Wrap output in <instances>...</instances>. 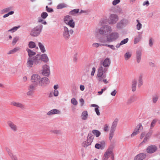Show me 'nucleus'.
Instances as JSON below:
<instances>
[{"label": "nucleus", "mask_w": 160, "mask_h": 160, "mask_svg": "<svg viewBox=\"0 0 160 160\" xmlns=\"http://www.w3.org/2000/svg\"><path fill=\"white\" fill-rule=\"evenodd\" d=\"M107 71L106 68H103L102 66H100L98 69L97 74V78L99 82H103L104 83L107 84L109 82V81L107 80L105 78L106 75L104 74Z\"/></svg>", "instance_id": "1"}, {"label": "nucleus", "mask_w": 160, "mask_h": 160, "mask_svg": "<svg viewBox=\"0 0 160 160\" xmlns=\"http://www.w3.org/2000/svg\"><path fill=\"white\" fill-rule=\"evenodd\" d=\"M40 57L37 55L34 57H29L27 60V65L28 68H32L33 65H37L40 63Z\"/></svg>", "instance_id": "2"}, {"label": "nucleus", "mask_w": 160, "mask_h": 160, "mask_svg": "<svg viewBox=\"0 0 160 160\" xmlns=\"http://www.w3.org/2000/svg\"><path fill=\"white\" fill-rule=\"evenodd\" d=\"M112 30L111 27L108 25H105L101 27L99 30L100 34L102 35H106Z\"/></svg>", "instance_id": "3"}, {"label": "nucleus", "mask_w": 160, "mask_h": 160, "mask_svg": "<svg viewBox=\"0 0 160 160\" xmlns=\"http://www.w3.org/2000/svg\"><path fill=\"white\" fill-rule=\"evenodd\" d=\"M12 8L11 7H9L5 8L0 11V13L1 14H5L3 16V18H5L9 15H12L14 13V12L13 11H11L12 10Z\"/></svg>", "instance_id": "4"}, {"label": "nucleus", "mask_w": 160, "mask_h": 160, "mask_svg": "<svg viewBox=\"0 0 160 160\" xmlns=\"http://www.w3.org/2000/svg\"><path fill=\"white\" fill-rule=\"evenodd\" d=\"M63 38L66 40H68L70 37L69 33L72 34L73 33V31L72 29H71L69 30L68 28L66 26H64L63 28Z\"/></svg>", "instance_id": "5"}, {"label": "nucleus", "mask_w": 160, "mask_h": 160, "mask_svg": "<svg viewBox=\"0 0 160 160\" xmlns=\"http://www.w3.org/2000/svg\"><path fill=\"white\" fill-rule=\"evenodd\" d=\"M42 26V25H39L34 28L31 31L30 34L33 36H37L40 33Z\"/></svg>", "instance_id": "6"}, {"label": "nucleus", "mask_w": 160, "mask_h": 160, "mask_svg": "<svg viewBox=\"0 0 160 160\" xmlns=\"http://www.w3.org/2000/svg\"><path fill=\"white\" fill-rule=\"evenodd\" d=\"M94 137L92 134H88L87 140L82 143V146L84 147H87L90 145L93 141Z\"/></svg>", "instance_id": "7"}, {"label": "nucleus", "mask_w": 160, "mask_h": 160, "mask_svg": "<svg viewBox=\"0 0 160 160\" xmlns=\"http://www.w3.org/2000/svg\"><path fill=\"white\" fill-rule=\"evenodd\" d=\"M118 19V16L114 14L110 15L108 19V22L109 24H113L116 23Z\"/></svg>", "instance_id": "8"}, {"label": "nucleus", "mask_w": 160, "mask_h": 160, "mask_svg": "<svg viewBox=\"0 0 160 160\" xmlns=\"http://www.w3.org/2000/svg\"><path fill=\"white\" fill-rule=\"evenodd\" d=\"M111 61L109 58H106L103 61H101L100 63V66H102L103 68H106L108 70V68L110 65Z\"/></svg>", "instance_id": "9"}, {"label": "nucleus", "mask_w": 160, "mask_h": 160, "mask_svg": "<svg viewBox=\"0 0 160 160\" xmlns=\"http://www.w3.org/2000/svg\"><path fill=\"white\" fill-rule=\"evenodd\" d=\"M49 80L46 77L41 78L38 83L39 85L42 87H44L49 83Z\"/></svg>", "instance_id": "10"}, {"label": "nucleus", "mask_w": 160, "mask_h": 160, "mask_svg": "<svg viewBox=\"0 0 160 160\" xmlns=\"http://www.w3.org/2000/svg\"><path fill=\"white\" fill-rule=\"evenodd\" d=\"M118 37V35L117 33L114 32L111 33L109 37L107 38V41L108 42H112L115 40Z\"/></svg>", "instance_id": "11"}, {"label": "nucleus", "mask_w": 160, "mask_h": 160, "mask_svg": "<svg viewBox=\"0 0 160 160\" xmlns=\"http://www.w3.org/2000/svg\"><path fill=\"white\" fill-rule=\"evenodd\" d=\"M40 76L37 74H33L31 76V81L36 85H38L40 79Z\"/></svg>", "instance_id": "12"}, {"label": "nucleus", "mask_w": 160, "mask_h": 160, "mask_svg": "<svg viewBox=\"0 0 160 160\" xmlns=\"http://www.w3.org/2000/svg\"><path fill=\"white\" fill-rule=\"evenodd\" d=\"M42 74L46 76H48L50 73L49 67L47 65H45L43 66L42 67Z\"/></svg>", "instance_id": "13"}, {"label": "nucleus", "mask_w": 160, "mask_h": 160, "mask_svg": "<svg viewBox=\"0 0 160 160\" xmlns=\"http://www.w3.org/2000/svg\"><path fill=\"white\" fill-rule=\"evenodd\" d=\"M7 123L12 130L14 132L17 131L18 129V127L13 122L11 121H9Z\"/></svg>", "instance_id": "14"}, {"label": "nucleus", "mask_w": 160, "mask_h": 160, "mask_svg": "<svg viewBox=\"0 0 160 160\" xmlns=\"http://www.w3.org/2000/svg\"><path fill=\"white\" fill-rule=\"evenodd\" d=\"M117 126V123L116 122H113L112 124V126L111 128L110 133L109 134V139L110 140L112 139L113 136L114 132L115 130L116 127Z\"/></svg>", "instance_id": "15"}, {"label": "nucleus", "mask_w": 160, "mask_h": 160, "mask_svg": "<svg viewBox=\"0 0 160 160\" xmlns=\"http://www.w3.org/2000/svg\"><path fill=\"white\" fill-rule=\"evenodd\" d=\"M104 155L108 157V158L110 157L112 160H114V155L112 150L110 148L108 149L107 150Z\"/></svg>", "instance_id": "16"}, {"label": "nucleus", "mask_w": 160, "mask_h": 160, "mask_svg": "<svg viewBox=\"0 0 160 160\" xmlns=\"http://www.w3.org/2000/svg\"><path fill=\"white\" fill-rule=\"evenodd\" d=\"M157 149V147L154 145H151L148 147L146 150L148 153H152L155 152Z\"/></svg>", "instance_id": "17"}, {"label": "nucleus", "mask_w": 160, "mask_h": 160, "mask_svg": "<svg viewBox=\"0 0 160 160\" xmlns=\"http://www.w3.org/2000/svg\"><path fill=\"white\" fill-rule=\"evenodd\" d=\"M38 55L40 56V63L42 61H43L45 62H47L49 61V59L46 54H43L42 55L38 54Z\"/></svg>", "instance_id": "18"}, {"label": "nucleus", "mask_w": 160, "mask_h": 160, "mask_svg": "<svg viewBox=\"0 0 160 160\" xmlns=\"http://www.w3.org/2000/svg\"><path fill=\"white\" fill-rule=\"evenodd\" d=\"M145 157V154L143 153H140L135 157L134 160H142Z\"/></svg>", "instance_id": "19"}, {"label": "nucleus", "mask_w": 160, "mask_h": 160, "mask_svg": "<svg viewBox=\"0 0 160 160\" xmlns=\"http://www.w3.org/2000/svg\"><path fill=\"white\" fill-rule=\"evenodd\" d=\"M152 132H148L145 135V138H144L143 141L140 143V145L142 144L143 143H145L147 140L149 139L151 136Z\"/></svg>", "instance_id": "20"}, {"label": "nucleus", "mask_w": 160, "mask_h": 160, "mask_svg": "<svg viewBox=\"0 0 160 160\" xmlns=\"http://www.w3.org/2000/svg\"><path fill=\"white\" fill-rule=\"evenodd\" d=\"M60 113V112L59 110L56 109H54L48 112L47 114L48 115H51L54 114H59Z\"/></svg>", "instance_id": "21"}, {"label": "nucleus", "mask_w": 160, "mask_h": 160, "mask_svg": "<svg viewBox=\"0 0 160 160\" xmlns=\"http://www.w3.org/2000/svg\"><path fill=\"white\" fill-rule=\"evenodd\" d=\"M88 116V112L87 111H85L82 112V113L81 117L83 120L87 119Z\"/></svg>", "instance_id": "22"}, {"label": "nucleus", "mask_w": 160, "mask_h": 160, "mask_svg": "<svg viewBox=\"0 0 160 160\" xmlns=\"http://www.w3.org/2000/svg\"><path fill=\"white\" fill-rule=\"evenodd\" d=\"M141 51H138L136 53V57L137 62L139 63L140 62L141 59Z\"/></svg>", "instance_id": "23"}, {"label": "nucleus", "mask_w": 160, "mask_h": 160, "mask_svg": "<svg viewBox=\"0 0 160 160\" xmlns=\"http://www.w3.org/2000/svg\"><path fill=\"white\" fill-rule=\"evenodd\" d=\"M20 48L19 47L15 48L9 51L7 53L8 54H11L14 53L19 50Z\"/></svg>", "instance_id": "24"}, {"label": "nucleus", "mask_w": 160, "mask_h": 160, "mask_svg": "<svg viewBox=\"0 0 160 160\" xmlns=\"http://www.w3.org/2000/svg\"><path fill=\"white\" fill-rule=\"evenodd\" d=\"M66 24L71 28H74L75 27V22L72 19L69 21L67 23H66Z\"/></svg>", "instance_id": "25"}, {"label": "nucleus", "mask_w": 160, "mask_h": 160, "mask_svg": "<svg viewBox=\"0 0 160 160\" xmlns=\"http://www.w3.org/2000/svg\"><path fill=\"white\" fill-rule=\"evenodd\" d=\"M67 5L65 3H62L58 4L57 6V9H62L64 8L67 7Z\"/></svg>", "instance_id": "26"}, {"label": "nucleus", "mask_w": 160, "mask_h": 160, "mask_svg": "<svg viewBox=\"0 0 160 160\" xmlns=\"http://www.w3.org/2000/svg\"><path fill=\"white\" fill-rule=\"evenodd\" d=\"M27 51L28 52L29 57H33L32 56L36 54V52L29 49H27Z\"/></svg>", "instance_id": "27"}, {"label": "nucleus", "mask_w": 160, "mask_h": 160, "mask_svg": "<svg viewBox=\"0 0 160 160\" xmlns=\"http://www.w3.org/2000/svg\"><path fill=\"white\" fill-rule=\"evenodd\" d=\"M79 9H75L69 12V14L72 15H75L76 14L79 12Z\"/></svg>", "instance_id": "28"}, {"label": "nucleus", "mask_w": 160, "mask_h": 160, "mask_svg": "<svg viewBox=\"0 0 160 160\" xmlns=\"http://www.w3.org/2000/svg\"><path fill=\"white\" fill-rule=\"evenodd\" d=\"M143 129V128L142 124L140 123L137 125L135 129L139 132V130H142Z\"/></svg>", "instance_id": "29"}, {"label": "nucleus", "mask_w": 160, "mask_h": 160, "mask_svg": "<svg viewBox=\"0 0 160 160\" xmlns=\"http://www.w3.org/2000/svg\"><path fill=\"white\" fill-rule=\"evenodd\" d=\"M137 83V81L136 80L134 79L132 81V89L133 91H134L136 89V85Z\"/></svg>", "instance_id": "30"}, {"label": "nucleus", "mask_w": 160, "mask_h": 160, "mask_svg": "<svg viewBox=\"0 0 160 160\" xmlns=\"http://www.w3.org/2000/svg\"><path fill=\"white\" fill-rule=\"evenodd\" d=\"M20 27V26H18L17 27H15L8 30V32H11L12 33H13L16 31Z\"/></svg>", "instance_id": "31"}, {"label": "nucleus", "mask_w": 160, "mask_h": 160, "mask_svg": "<svg viewBox=\"0 0 160 160\" xmlns=\"http://www.w3.org/2000/svg\"><path fill=\"white\" fill-rule=\"evenodd\" d=\"M38 45L42 52H44L46 50L44 46L42 43L40 42H39L38 43Z\"/></svg>", "instance_id": "32"}, {"label": "nucleus", "mask_w": 160, "mask_h": 160, "mask_svg": "<svg viewBox=\"0 0 160 160\" xmlns=\"http://www.w3.org/2000/svg\"><path fill=\"white\" fill-rule=\"evenodd\" d=\"M72 19L71 17L68 15H67L64 17V22L66 23Z\"/></svg>", "instance_id": "33"}, {"label": "nucleus", "mask_w": 160, "mask_h": 160, "mask_svg": "<svg viewBox=\"0 0 160 160\" xmlns=\"http://www.w3.org/2000/svg\"><path fill=\"white\" fill-rule=\"evenodd\" d=\"M10 104L11 105L16 107H20V103L19 102H17L14 101L11 102Z\"/></svg>", "instance_id": "34"}, {"label": "nucleus", "mask_w": 160, "mask_h": 160, "mask_svg": "<svg viewBox=\"0 0 160 160\" xmlns=\"http://www.w3.org/2000/svg\"><path fill=\"white\" fill-rule=\"evenodd\" d=\"M19 40V37H15L13 39L12 44L13 45H14Z\"/></svg>", "instance_id": "35"}, {"label": "nucleus", "mask_w": 160, "mask_h": 160, "mask_svg": "<svg viewBox=\"0 0 160 160\" xmlns=\"http://www.w3.org/2000/svg\"><path fill=\"white\" fill-rule=\"evenodd\" d=\"M93 133L96 136V137H99L100 134V132L97 130H94L92 131Z\"/></svg>", "instance_id": "36"}, {"label": "nucleus", "mask_w": 160, "mask_h": 160, "mask_svg": "<svg viewBox=\"0 0 160 160\" xmlns=\"http://www.w3.org/2000/svg\"><path fill=\"white\" fill-rule=\"evenodd\" d=\"M132 54L131 53L127 52L124 55L125 59L126 60H128L131 57Z\"/></svg>", "instance_id": "37"}, {"label": "nucleus", "mask_w": 160, "mask_h": 160, "mask_svg": "<svg viewBox=\"0 0 160 160\" xmlns=\"http://www.w3.org/2000/svg\"><path fill=\"white\" fill-rule=\"evenodd\" d=\"M157 119H153L151 123V125H150L151 129L152 128L154 127V126H155L156 123V122H157Z\"/></svg>", "instance_id": "38"}, {"label": "nucleus", "mask_w": 160, "mask_h": 160, "mask_svg": "<svg viewBox=\"0 0 160 160\" xmlns=\"http://www.w3.org/2000/svg\"><path fill=\"white\" fill-rule=\"evenodd\" d=\"M28 46L29 48H34L35 47L36 44L34 42L31 41L29 43Z\"/></svg>", "instance_id": "39"}, {"label": "nucleus", "mask_w": 160, "mask_h": 160, "mask_svg": "<svg viewBox=\"0 0 160 160\" xmlns=\"http://www.w3.org/2000/svg\"><path fill=\"white\" fill-rule=\"evenodd\" d=\"M101 45L108 47L109 48H110L112 49L113 50H115V48L114 46L112 45H109V44H101Z\"/></svg>", "instance_id": "40"}, {"label": "nucleus", "mask_w": 160, "mask_h": 160, "mask_svg": "<svg viewBox=\"0 0 160 160\" xmlns=\"http://www.w3.org/2000/svg\"><path fill=\"white\" fill-rule=\"evenodd\" d=\"M28 91L27 92V95L28 96H32L33 94L34 90L30 89V88H28Z\"/></svg>", "instance_id": "41"}, {"label": "nucleus", "mask_w": 160, "mask_h": 160, "mask_svg": "<svg viewBox=\"0 0 160 160\" xmlns=\"http://www.w3.org/2000/svg\"><path fill=\"white\" fill-rule=\"evenodd\" d=\"M95 147L98 149L103 148V146L99 143H97L95 146Z\"/></svg>", "instance_id": "42"}, {"label": "nucleus", "mask_w": 160, "mask_h": 160, "mask_svg": "<svg viewBox=\"0 0 160 160\" xmlns=\"http://www.w3.org/2000/svg\"><path fill=\"white\" fill-rule=\"evenodd\" d=\"M137 22H138V24L137 25V28L138 30H139L142 28V25L139 22L138 20H137Z\"/></svg>", "instance_id": "43"}, {"label": "nucleus", "mask_w": 160, "mask_h": 160, "mask_svg": "<svg viewBox=\"0 0 160 160\" xmlns=\"http://www.w3.org/2000/svg\"><path fill=\"white\" fill-rule=\"evenodd\" d=\"M48 15V14L46 12H43L41 14V17L42 18L45 19Z\"/></svg>", "instance_id": "44"}, {"label": "nucleus", "mask_w": 160, "mask_h": 160, "mask_svg": "<svg viewBox=\"0 0 160 160\" xmlns=\"http://www.w3.org/2000/svg\"><path fill=\"white\" fill-rule=\"evenodd\" d=\"M71 102L73 104L76 105L78 104V102L74 98H72L71 100Z\"/></svg>", "instance_id": "45"}, {"label": "nucleus", "mask_w": 160, "mask_h": 160, "mask_svg": "<svg viewBox=\"0 0 160 160\" xmlns=\"http://www.w3.org/2000/svg\"><path fill=\"white\" fill-rule=\"evenodd\" d=\"M37 85H36L35 84L33 83V84L30 85L29 86L28 88H30V89L34 90Z\"/></svg>", "instance_id": "46"}, {"label": "nucleus", "mask_w": 160, "mask_h": 160, "mask_svg": "<svg viewBox=\"0 0 160 160\" xmlns=\"http://www.w3.org/2000/svg\"><path fill=\"white\" fill-rule=\"evenodd\" d=\"M46 10L49 12H53V9L51 8L48 7V6H47L46 7Z\"/></svg>", "instance_id": "47"}, {"label": "nucleus", "mask_w": 160, "mask_h": 160, "mask_svg": "<svg viewBox=\"0 0 160 160\" xmlns=\"http://www.w3.org/2000/svg\"><path fill=\"white\" fill-rule=\"evenodd\" d=\"M139 133V132L138 131L134 129V131L131 135V137L132 138L134 137L135 136L138 134Z\"/></svg>", "instance_id": "48"}, {"label": "nucleus", "mask_w": 160, "mask_h": 160, "mask_svg": "<svg viewBox=\"0 0 160 160\" xmlns=\"http://www.w3.org/2000/svg\"><path fill=\"white\" fill-rule=\"evenodd\" d=\"M128 38H126L123 40L121 42V45H122L123 44H124L126 43H127L128 42Z\"/></svg>", "instance_id": "49"}, {"label": "nucleus", "mask_w": 160, "mask_h": 160, "mask_svg": "<svg viewBox=\"0 0 160 160\" xmlns=\"http://www.w3.org/2000/svg\"><path fill=\"white\" fill-rule=\"evenodd\" d=\"M141 39V37L140 36H139L138 37L135 38L134 40V43L135 44L137 43Z\"/></svg>", "instance_id": "50"}, {"label": "nucleus", "mask_w": 160, "mask_h": 160, "mask_svg": "<svg viewBox=\"0 0 160 160\" xmlns=\"http://www.w3.org/2000/svg\"><path fill=\"white\" fill-rule=\"evenodd\" d=\"M99 107H98L95 108V111L97 115L98 116H99L100 115V112H99Z\"/></svg>", "instance_id": "51"}, {"label": "nucleus", "mask_w": 160, "mask_h": 160, "mask_svg": "<svg viewBox=\"0 0 160 160\" xmlns=\"http://www.w3.org/2000/svg\"><path fill=\"white\" fill-rule=\"evenodd\" d=\"M120 2V0H114L112 2V4L115 5Z\"/></svg>", "instance_id": "52"}, {"label": "nucleus", "mask_w": 160, "mask_h": 160, "mask_svg": "<svg viewBox=\"0 0 160 160\" xmlns=\"http://www.w3.org/2000/svg\"><path fill=\"white\" fill-rule=\"evenodd\" d=\"M109 127L107 124H105L104 127V131L105 132H108L109 130Z\"/></svg>", "instance_id": "53"}, {"label": "nucleus", "mask_w": 160, "mask_h": 160, "mask_svg": "<svg viewBox=\"0 0 160 160\" xmlns=\"http://www.w3.org/2000/svg\"><path fill=\"white\" fill-rule=\"evenodd\" d=\"M96 71V68L95 67H93L92 68V70L91 72V75L93 76L94 75L95 72Z\"/></svg>", "instance_id": "54"}, {"label": "nucleus", "mask_w": 160, "mask_h": 160, "mask_svg": "<svg viewBox=\"0 0 160 160\" xmlns=\"http://www.w3.org/2000/svg\"><path fill=\"white\" fill-rule=\"evenodd\" d=\"M142 78L141 77L139 78V83L138 85L139 86H141V85L142 84Z\"/></svg>", "instance_id": "55"}, {"label": "nucleus", "mask_w": 160, "mask_h": 160, "mask_svg": "<svg viewBox=\"0 0 160 160\" xmlns=\"http://www.w3.org/2000/svg\"><path fill=\"white\" fill-rule=\"evenodd\" d=\"M100 45L99 43H94L92 44V47L95 48H98Z\"/></svg>", "instance_id": "56"}, {"label": "nucleus", "mask_w": 160, "mask_h": 160, "mask_svg": "<svg viewBox=\"0 0 160 160\" xmlns=\"http://www.w3.org/2000/svg\"><path fill=\"white\" fill-rule=\"evenodd\" d=\"M53 94L55 96H57L58 95V90H54V91Z\"/></svg>", "instance_id": "57"}, {"label": "nucleus", "mask_w": 160, "mask_h": 160, "mask_svg": "<svg viewBox=\"0 0 160 160\" xmlns=\"http://www.w3.org/2000/svg\"><path fill=\"white\" fill-rule=\"evenodd\" d=\"M146 134L145 132H142L141 133L140 136V138L142 139L144 137H145Z\"/></svg>", "instance_id": "58"}, {"label": "nucleus", "mask_w": 160, "mask_h": 160, "mask_svg": "<svg viewBox=\"0 0 160 160\" xmlns=\"http://www.w3.org/2000/svg\"><path fill=\"white\" fill-rule=\"evenodd\" d=\"M158 99V97L157 96H156L155 97L153 98V102L154 103H155L157 101Z\"/></svg>", "instance_id": "59"}, {"label": "nucleus", "mask_w": 160, "mask_h": 160, "mask_svg": "<svg viewBox=\"0 0 160 160\" xmlns=\"http://www.w3.org/2000/svg\"><path fill=\"white\" fill-rule=\"evenodd\" d=\"M117 93V91L116 90H114L111 93V95L112 96H114Z\"/></svg>", "instance_id": "60"}, {"label": "nucleus", "mask_w": 160, "mask_h": 160, "mask_svg": "<svg viewBox=\"0 0 160 160\" xmlns=\"http://www.w3.org/2000/svg\"><path fill=\"white\" fill-rule=\"evenodd\" d=\"M80 88L81 91H84L85 89L84 86L82 85H81L80 86Z\"/></svg>", "instance_id": "61"}, {"label": "nucleus", "mask_w": 160, "mask_h": 160, "mask_svg": "<svg viewBox=\"0 0 160 160\" xmlns=\"http://www.w3.org/2000/svg\"><path fill=\"white\" fill-rule=\"evenodd\" d=\"M149 4V3L148 1H146L144 2L143 3V6H145V5H147V6H148Z\"/></svg>", "instance_id": "62"}, {"label": "nucleus", "mask_w": 160, "mask_h": 160, "mask_svg": "<svg viewBox=\"0 0 160 160\" xmlns=\"http://www.w3.org/2000/svg\"><path fill=\"white\" fill-rule=\"evenodd\" d=\"M80 102L81 103V106H82L84 104V101L82 98H81L80 99Z\"/></svg>", "instance_id": "63"}, {"label": "nucleus", "mask_w": 160, "mask_h": 160, "mask_svg": "<svg viewBox=\"0 0 160 160\" xmlns=\"http://www.w3.org/2000/svg\"><path fill=\"white\" fill-rule=\"evenodd\" d=\"M58 88L59 86L58 84L54 85L53 87V88L54 89V90H57V89H58Z\"/></svg>", "instance_id": "64"}]
</instances>
